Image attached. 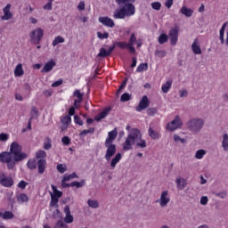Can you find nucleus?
Returning a JSON list of instances; mask_svg holds the SVG:
<instances>
[{"instance_id": "f257e3e1", "label": "nucleus", "mask_w": 228, "mask_h": 228, "mask_svg": "<svg viewBox=\"0 0 228 228\" xmlns=\"http://www.w3.org/2000/svg\"><path fill=\"white\" fill-rule=\"evenodd\" d=\"M28 158V154L22 152V146L17 142L11 144L10 151L0 153V163H6L9 170L15 168V164Z\"/></svg>"}, {"instance_id": "f03ea898", "label": "nucleus", "mask_w": 228, "mask_h": 228, "mask_svg": "<svg viewBox=\"0 0 228 228\" xmlns=\"http://www.w3.org/2000/svg\"><path fill=\"white\" fill-rule=\"evenodd\" d=\"M126 129L128 131V134L122 144L123 151H132L134 145H136L139 149L147 147V141L143 139V135H142V132L138 128L131 129V126L128 125Z\"/></svg>"}, {"instance_id": "7ed1b4c3", "label": "nucleus", "mask_w": 228, "mask_h": 228, "mask_svg": "<svg viewBox=\"0 0 228 228\" xmlns=\"http://www.w3.org/2000/svg\"><path fill=\"white\" fill-rule=\"evenodd\" d=\"M116 3L120 6V8L114 12V19L133 17V15L136 13V7H134L136 0H116Z\"/></svg>"}, {"instance_id": "20e7f679", "label": "nucleus", "mask_w": 228, "mask_h": 228, "mask_svg": "<svg viewBox=\"0 0 228 228\" xmlns=\"http://www.w3.org/2000/svg\"><path fill=\"white\" fill-rule=\"evenodd\" d=\"M186 126L191 133H200L202 127H204V119L200 118H192L188 120Z\"/></svg>"}, {"instance_id": "39448f33", "label": "nucleus", "mask_w": 228, "mask_h": 228, "mask_svg": "<svg viewBox=\"0 0 228 228\" xmlns=\"http://www.w3.org/2000/svg\"><path fill=\"white\" fill-rule=\"evenodd\" d=\"M181 127H183V119H181V117L175 116L171 122L167 123L166 129L170 133H174V131H177Z\"/></svg>"}, {"instance_id": "423d86ee", "label": "nucleus", "mask_w": 228, "mask_h": 228, "mask_svg": "<svg viewBox=\"0 0 228 228\" xmlns=\"http://www.w3.org/2000/svg\"><path fill=\"white\" fill-rule=\"evenodd\" d=\"M155 202L160 208H167L170 204V193L168 191H162L159 199L156 200Z\"/></svg>"}, {"instance_id": "0eeeda50", "label": "nucleus", "mask_w": 228, "mask_h": 228, "mask_svg": "<svg viewBox=\"0 0 228 228\" xmlns=\"http://www.w3.org/2000/svg\"><path fill=\"white\" fill-rule=\"evenodd\" d=\"M105 147L107 150L104 158L106 161H111V159L117 154V145L105 142Z\"/></svg>"}, {"instance_id": "6e6552de", "label": "nucleus", "mask_w": 228, "mask_h": 228, "mask_svg": "<svg viewBox=\"0 0 228 228\" xmlns=\"http://www.w3.org/2000/svg\"><path fill=\"white\" fill-rule=\"evenodd\" d=\"M44 38V29L37 28L30 33V40L34 44H40V40Z\"/></svg>"}, {"instance_id": "1a4fd4ad", "label": "nucleus", "mask_w": 228, "mask_h": 228, "mask_svg": "<svg viewBox=\"0 0 228 228\" xmlns=\"http://www.w3.org/2000/svg\"><path fill=\"white\" fill-rule=\"evenodd\" d=\"M0 184L4 188H12V186H13V178L2 174L0 175Z\"/></svg>"}, {"instance_id": "9d476101", "label": "nucleus", "mask_w": 228, "mask_h": 228, "mask_svg": "<svg viewBox=\"0 0 228 228\" xmlns=\"http://www.w3.org/2000/svg\"><path fill=\"white\" fill-rule=\"evenodd\" d=\"M12 4H7L3 9L4 15L1 16L2 20H12L13 19V13H12Z\"/></svg>"}, {"instance_id": "9b49d317", "label": "nucleus", "mask_w": 228, "mask_h": 228, "mask_svg": "<svg viewBox=\"0 0 228 228\" xmlns=\"http://www.w3.org/2000/svg\"><path fill=\"white\" fill-rule=\"evenodd\" d=\"M149 106H151V102L149 101L147 95H144L140 101L139 105L135 107V110L140 113L143 111V110H147Z\"/></svg>"}, {"instance_id": "f8f14e48", "label": "nucleus", "mask_w": 228, "mask_h": 228, "mask_svg": "<svg viewBox=\"0 0 228 228\" xmlns=\"http://www.w3.org/2000/svg\"><path fill=\"white\" fill-rule=\"evenodd\" d=\"M169 38L171 45H175L179 38V28L177 27L173 28L169 31Z\"/></svg>"}, {"instance_id": "ddd939ff", "label": "nucleus", "mask_w": 228, "mask_h": 228, "mask_svg": "<svg viewBox=\"0 0 228 228\" xmlns=\"http://www.w3.org/2000/svg\"><path fill=\"white\" fill-rule=\"evenodd\" d=\"M99 22L107 28H115V21L108 16H102L98 19Z\"/></svg>"}, {"instance_id": "4468645a", "label": "nucleus", "mask_w": 228, "mask_h": 228, "mask_svg": "<svg viewBox=\"0 0 228 228\" xmlns=\"http://www.w3.org/2000/svg\"><path fill=\"white\" fill-rule=\"evenodd\" d=\"M64 211V224H72L74 222V216H72V213L70 212V207L66 206L63 209Z\"/></svg>"}, {"instance_id": "2eb2a0df", "label": "nucleus", "mask_w": 228, "mask_h": 228, "mask_svg": "<svg viewBox=\"0 0 228 228\" xmlns=\"http://www.w3.org/2000/svg\"><path fill=\"white\" fill-rule=\"evenodd\" d=\"M136 42H137L136 35L131 34V37L129 38L127 45H128L129 53H131L132 54H134L136 53V49H134V44H136Z\"/></svg>"}, {"instance_id": "dca6fc26", "label": "nucleus", "mask_w": 228, "mask_h": 228, "mask_svg": "<svg viewBox=\"0 0 228 228\" xmlns=\"http://www.w3.org/2000/svg\"><path fill=\"white\" fill-rule=\"evenodd\" d=\"M115 50V45L110 46L108 50L106 48H101L98 53V58H108L111 53Z\"/></svg>"}, {"instance_id": "f3484780", "label": "nucleus", "mask_w": 228, "mask_h": 228, "mask_svg": "<svg viewBox=\"0 0 228 228\" xmlns=\"http://www.w3.org/2000/svg\"><path fill=\"white\" fill-rule=\"evenodd\" d=\"M118 136V131L114 128L112 131L108 133V137L105 140V143H113V141Z\"/></svg>"}, {"instance_id": "a211bd4d", "label": "nucleus", "mask_w": 228, "mask_h": 228, "mask_svg": "<svg viewBox=\"0 0 228 228\" xmlns=\"http://www.w3.org/2000/svg\"><path fill=\"white\" fill-rule=\"evenodd\" d=\"M61 122L62 124L61 131H66V129L69 128L70 122H72V118H70L69 115L64 116L61 118Z\"/></svg>"}, {"instance_id": "6ab92c4d", "label": "nucleus", "mask_w": 228, "mask_h": 228, "mask_svg": "<svg viewBox=\"0 0 228 228\" xmlns=\"http://www.w3.org/2000/svg\"><path fill=\"white\" fill-rule=\"evenodd\" d=\"M54 67H56V61H54L53 60H51L45 64L41 72H45V73L51 72V70H53Z\"/></svg>"}, {"instance_id": "aec40b11", "label": "nucleus", "mask_w": 228, "mask_h": 228, "mask_svg": "<svg viewBox=\"0 0 228 228\" xmlns=\"http://www.w3.org/2000/svg\"><path fill=\"white\" fill-rule=\"evenodd\" d=\"M111 111V108H105L101 113L95 116L94 120L96 122H101L102 118H106L108 117V114Z\"/></svg>"}, {"instance_id": "412c9836", "label": "nucleus", "mask_w": 228, "mask_h": 228, "mask_svg": "<svg viewBox=\"0 0 228 228\" xmlns=\"http://www.w3.org/2000/svg\"><path fill=\"white\" fill-rule=\"evenodd\" d=\"M122 159V153H117L113 159L110 160V168L111 170H114V168L120 163V160Z\"/></svg>"}, {"instance_id": "4be33fe9", "label": "nucleus", "mask_w": 228, "mask_h": 228, "mask_svg": "<svg viewBox=\"0 0 228 228\" xmlns=\"http://www.w3.org/2000/svg\"><path fill=\"white\" fill-rule=\"evenodd\" d=\"M225 28H228V21L224 22L219 30V40L222 45L225 44Z\"/></svg>"}, {"instance_id": "5701e85b", "label": "nucleus", "mask_w": 228, "mask_h": 228, "mask_svg": "<svg viewBox=\"0 0 228 228\" xmlns=\"http://www.w3.org/2000/svg\"><path fill=\"white\" fill-rule=\"evenodd\" d=\"M176 188L178 190H184L188 186V182L183 177H178L175 179Z\"/></svg>"}, {"instance_id": "b1692460", "label": "nucleus", "mask_w": 228, "mask_h": 228, "mask_svg": "<svg viewBox=\"0 0 228 228\" xmlns=\"http://www.w3.org/2000/svg\"><path fill=\"white\" fill-rule=\"evenodd\" d=\"M73 95L77 98V100L74 101L75 108H79V104H81L83 101V94L79 90H75Z\"/></svg>"}, {"instance_id": "393cba45", "label": "nucleus", "mask_w": 228, "mask_h": 228, "mask_svg": "<svg viewBox=\"0 0 228 228\" xmlns=\"http://www.w3.org/2000/svg\"><path fill=\"white\" fill-rule=\"evenodd\" d=\"M191 50L194 54H202V50L200 49V44H199V39H195L191 45Z\"/></svg>"}, {"instance_id": "a878e982", "label": "nucleus", "mask_w": 228, "mask_h": 228, "mask_svg": "<svg viewBox=\"0 0 228 228\" xmlns=\"http://www.w3.org/2000/svg\"><path fill=\"white\" fill-rule=\"evenodd\" d=\"M180 13L184 15V17L190 18L193 15V9L186 7V5L182 6L180 9Z\"/></svg>"}, {"instance_id": "bb28decb", "label": "nucleus", "mask_w": 228, "mask_h": 228, "mask_svg": "<svg viewBox=\"0 0 228 228\" xmlns=\"http://www.w3.org/2000/svg\"><path fill=\"white\" fill-rule=\"evenodd\" d=\"M221 147L224 152H228V134H224L221 141Z\"/></svg>"}, {"instance_id": "cd10ccee", "label": "nucleus", "mask_w": 228, "mask_h": 228, "mask_svg": "<svg viewBox=\"0 0 228 228\" xmlns=\"http://www.w3.org/2000/svg\"><path fill=\"white\" fill-rule=\"evenodd\" d=\"M45 165H47L45 159H41L37 161L38 174H44V172H45Z\"/></svg>"}, {"instance_id": "c85d7f7f", "label": "nucleus", "mask_w": 228, "mask_h": 228, "mask_svg": "<svg viewBox=\"0 0 228 228\" xmlns=\"http://www.w3.org/2000/svg\"><path fill=\"white\" fill-rule=\"evenodd\" d=\"M14 76L15 77H22L24 76V69L22 68V64H18L14 69Z\"/></svg>"}, {"instance_id": "c756f323", "label": "nucleus", "mask_w": 228, "mask_h": 228, "mask_svg": "<svg viewBox=\"0 0 228 228\" xmlns=\"http://www.w3.org/2000/svg\"><path fill=\"white\" fill-rule=\"evenodd\" d=\"M148 134L152 140H158L159 138H161V134L156 132L154 129H152V127L149 128Z\"/></svg>"}, {"instance_id": "7c9ffc66", "label": "nucleus", "mask_w": 228, "mask_h": 228, "mask_svg": "<svg viewBox=\"0 0 228 228\" xmlns=\"http://www.w3.org/2000/svg\"><path fill=\"white\" fill-rule=\"evenodd\" d=\"M13 216V213L11 211L0 212V218H3V220H12Z\"/></svg>"}, {"instance_id": "2f4dec72", "label": "nucleus", "mask_w": 228, "mask_h": 228, "mask_svg": "<svg viewBox=\"0 0 228 228\" xmlns=\"http://www.w3.org/2000/svg\"><path fill=\"white\" fill-rule=\"evenodd\" d=\"M172 88V80H167L165 84L162 85L161 90L163 94H168V91Z\"/></svg>"}, {"instance_id": "473e14b6", "label": "nucleus", "mask_w": 228, "mask_h": 228, "mask_svg": "<svg viewBox=\"0 0 228 228\" xmlns=\"http://www.w3.org/2000/svg\"><path fill=\"white\" fill-rule=\"evenodd\" d=\"M206 154H208V151H206V150L200 149L196 151L194 158L196 159H203Z\"/></svg>"}, {"instance_id": "72a5a7b5", "label": "nucleus", "mask_w": 228, "mask_h": 228, "mask_svg": "<svg viewBox=\"0 0 228 228\" xmlns=\"http://www.w3.org/2000/svg\"><path fill=\"white\" fill-rule=\"evenodd\" d=\"M17 200L20 204H24V202H28L29 198L28 197V194L21 193L18 196Z\"/></svg>"}, {"instance_id": "f704fd0d", "label": "nucleus", "mask_w": 228, "mask_h": 228, "mask_svg": "<svg viewBox=\"0 0 228 228\" xmlns=\"http://www.w3.org/2000/svg\"><path fill=\"white\" fill-rule=\"evenodd\" d=\"M65 42V38H63V37H61V36H57L54 39H53V43H52V45L53 46V47H56V45H58V44H63Z\"/></svg>"}, {"instance_id": "c9c22d12", "label": "nucleus", "mask_w": 228, "mask_h": 228, "mask_svg": "<svg viewBox=\"0 0 228 228\" xmlns=\"http://www.w3.org/2000/svg\"><path fill=\"white\" fill-rule=\"evenodd\" d=\"M87 206L93 209H97L99 208V201L97 200H88Z\"/></svg>"}, {"instance_id": "e433bc0d", "label": "nucleus", "mask_w": 228, "mask_h": 228, "mask_svg": "<svg viewBox=\"0 0 228 228\" xmlns=\"http://www.w3.org/2000/svg\"><path fill=\"white\" fill-rule=\"evenodd\" d=\"M114 45L115 47H119V49H129V45H127V43L123 41L116 42Z\"/></svg>"}, {"instance_id": "4c0bfd02", "label": "nucleus", "mask_w": 228, "mask_h": 228, "mask_svg": "<svg viewBox=\"0 0 228 228\" xmlns=\"http://www.w3.org/2000/svg\"><path fill=\"white\" fill-rule=\"evenodd\" d=\"M173 140H174L175 143H186V139L181 138V136H179L175 134L173 135Z\"/></svg>"}, {"instance_id": "58836bf2", "label": "nucleus", "mask_w": 228, "mask_h": 228, "mask_svg": "<svg viewBox=\"0 0 228 228\" xmlns=\"http://www.w3.org/2000/svg\"><path fill=\"white\" fill-rule=\"evenodd\" d=\"M56 168H57V172H60V174H65V172L67 171V165L58 164Z\"/></svg>"}, {"instance_id": "ea45409f", "label": "nucleus", "mask_w": 228, "mask_h": 228, "mask_svg": "<svg viewBox=\"0 0 228 228\" xmlns=\"http://www.w3.org/2000/svg\"><path fill=\"white\" fill-rule=\"evenodd\" d=\"M52 190L53 191V197H56L57 199H60L61 195L63 194L61 191H58V188L55 185H52Z\"/></svg>"}, {"instance_id": "a19ab883", "label": "nucleus", "mask_w": 228, "mask_h": 228, "mask_svg": "<svg viewBox=\"0 0 228 228\" xmlns=\"http://www.w3.org/2000/svg\"><path fill=\"white\" fill-rule=\"evenodd\" d=\"M149 69V65L147 63H141L136 69V72H145Z\"/></svg>"}, {"instance_id": "79ce46f5", "label": "nucleus", "mask_w": 228, "mask_h": 228, "mask_svg": "<svg viewBox=\"0 0 228 228\" xmlns=\"http://www.w3.org/2000/svg\"><path fill=\"white\" fill-rule=\"evenodd\" d=\"M36 158L37 159H40L42 158H47V153L45 152V151L40 150V151H37Z\"/></svg>"}, {"instance_id": "37998d69", "label": "nucleus", "mask_w": 228, "mask_h": 228, "mask_svg": "<svg viewBox=\"0 0 228 228\" xmlns=\"http://www.w3.org/2000/svg\"><path fill=\"white\" fill-rule=\"evenodd\" d=\"M54 228H69V225H67V224L64 223L63 220H59L54 224Z\"/></svg>"}, {"instance_id": "c03bdc74", "label": "nucleus", "mask_w": 228, "mask_h": 228, "mask_svg": "<svg viewBox=\"0 0 228 228\" xmlns=\"http://www.w3.org/2000/svg\"><path fill=\"white\" fill-rule=\"evenodd\" d=\"M166 42H168V36L167 34H161L159 37V44H166Z\"/></svg>"}, {"instance_id": "a18cd8bd", "label": "nucleus", "mask_w": 228, "mask_h": 228, "mask_svg": "<svg viewBox=\"0 0 228 228\" xmlns=\"http://www.w3.org/2000/svg\"><path fill=\"white\" fill-rule=\"evenodd\" d=\"M53 147V144L51 143V139L47 137L44 142V149L45 151H49Z\"/></svg>"}, {"instance_id": "49530a36", "label": "nucleus", "mask_w": 228, "mask_h": 228, "mask_svg": "<svg viewBox=\"0 0 228 228\" xmlns=\"http://www.w3.org/2000/svg\"><path fill=\"white\" fill-rule=\"evenodd\" d=\"M70 186L71 187L76 186V188H83V186H85V180H82L81 182H77V181L72 182L70 183Z\"/></svg>"}, {"instance_id": "de8ad7c7", "label": "nucleus", "mask_w": 228, "mask_h": 228, "mask_svg": "<svg viewBox=\"0 0 228 228\" xmlns=\"http://www.w3.org/2000/svg\"><path fill=\"white\" fill-rule=\"evenodd\" d=\"M94 133H95V128L91 127V128H89V129L83 130V131L80 133V136H85V134H94Z\"/></svg>"}, {"instance_id": "09e8293b", "label": "nucleus", "mask_w": 228, "mask_h": 228, "mask_svg": "<svg viewBox=\"0 0 228 228\" xmlns=\"http://www.w3.org/2000/svg\"><path fill=\"white\" fill-rule=\"evenodd\" d=\"M121 102H127V101H131V94L128 93H125L121 95L120 98Z\"/></svg>"}, {"instance_id": "8fccbe9b", "label": "nucleus", "mask_w": 228, "mask_h": 228, "mask_svg": "<svg viewBox=\"0 0 228 228\" xmlns=\"http://www.w3.org/2000/svg\"><path fill=\"white\" fill-rule=\"evenodd\" d=\"M155 56L158 58H165V56H167V52L165 50H157L155 51Z\"/></svg>"}, {"instance_id": "3c124183", "label": "nucleus", "mask_w": 228, "mask_h": 228, "mask_svg": "<svg viewBox=\"0 0 228 228\" xmlns=\"http://www.w3.org/2000/svg\"><path fill=\"white\" fill-rule=\"evenodd\" d=\"M30 115V118H37V117H38V109L37 107H32Z\"/></svg>"}, {"instance_id": "603ef678", "label": "nucleus", "mask_w": 228, "mask_h": 228, "mask_svg": "<svg viewBox=\"0 0 228 228\" xmlns=\"http://www.w3.org/2000/svg\"><path fill=\"white\" fill-rule=\"evenodd\" d=\"M97 37L100 40H104L110 37V34L108 32H97Z\"/></svg>"}, {"instance_id": "864d4df0", "label": "nucleus", "mask_w": 228, "mask_h": 228, "mask_svg": "<svg viewBox=\"0 0 228 228\" xmlns=\"http://www.w3.org/2000/svg\"><path fill=\"white\" fill-rule=\"evenodd\" d=\"M214 195H216V197H218L219 199H225L227 197V191H222L219 192H215Z\"/></svg>"}, {"instance_id": "5fc2aeb1", "label": "nucleus", "mask_w": 228, "mask_h": 228, "mask_svg": "<svg viewBox=\"0 0 228 228\" xmlns=\"http://www.w3.org/2000/svg\"><path fill=\"white\" fill-rule=\"evenodd\" d=\"M28 168H30V170H35V168H37V161L36 160H28L27 163Z\"/></svg>"}, {"instance_id": "6e6d98bb", "label": "nucleus", "mask_w": 228, "mask_h": 228, "mask_svg": "<svg viewBox=\"0 0 228 228\" xmlns=\"http://www.w3.org/2000/svg\"><path fill=\"white\" fill-rule=\"evenodd\" d=\"M78 12H85L86 5L85 4V1H80L77 6Z\"/></svg>"}, {"instance_id": "4d7b16f0", "label": "nucleus", "mask_w": 228, "mask_h": 228, "mask_svg": "<svg viewBox=\"0 0 228 228\" xmlns=\"http://www.w3.org/2000/svg\"><path fill=\"white\" fill-rule=\"evenodd\" d=\"M10 139V134L2 133L0 134V142H8Z\"/></svg>"}, {"instance_id": "13d9d810", "label": "nucleus", "mask_w": 228, "mask_h": 228, "mask_svg": "<svg viewBox=\"0 0 228 228\" xmlns=\"http://www.w3.org/2000/svg\"><path fill=\"white\" fill-rule=\"evenodd\" d=\"M156 113H158V110H156V108H149L147 110V114L150 117H154V115H156Z\"/></svg>"}, {"instance_id": "bf43d9fd", "label": "nucleus", "mask_w": 228, "mask_h": 228, "mask_svg": "<svg viewBox=\"0 0 228 228\" xmlns=\"http://www.w3.org/2000/svg\"><path fill=\"white\" fill-rule=\"evenodd\" d=\"M50 206H52L53 208H54V206H58V198L54 197V195H52Z\"/></svg>"}, {"instance_id": "052dcab7", "label": "nucleus", "mask_w": 228, "mask_h": 228, "mask_svg": "<svg viewBox=\"0 0 228 228\" xmlns=\"http://www.w3.org/2000/svg\"><path fill=\"white\" fill-rule=\"evenodd\" d=\"M200 202L201 206H207L208 202H209V199H208V196H202Z\"/></svg>"}, {"instance_id": "680f3d73", "label": "nucleus", "mask_w": 228, "mask_h": 228, "mask_svg": "<svg viewBox=\"0 0 228 228\" xmlns=\"http://www.w3.org/2000/svg\"><path fill=\"white\" fill-rule=\"evenodd\" d=\"M63 85V79H59L52 84L53 88H57V86H61Z\"/></svg>"}, {"instance_id": "e2e57ef3", "label": "nucleus", "mask_w": 228, "mask_h": 228, "mask_svg": "<svg viewBox=\"0 0 228 228\" xmlns=\"http://www.w3.org/2000/svg\"><path fill=\"white\" fill-rule=\"evenodd\" d=\"M28 185V183L24 180H21L19 183H18V188H20V190H26V186Z\"/></svg>"}, {"instance_id": "0e129e2a", "label": "nucleus", "mask_w": 228, "mask_h": 228, "mask_svg": "<svg viewBox=\"0 0 228 228\" xmlns=\"http://www.w3.org/2000/svg\"><path fill=\"white\" fill-rule=\"evenodd\" d=\"M153 10H161V4L159 2H154L151 4Z\"/></svg>"}, {"instance_id": "69168bd1", "label": "nucleus", "mask_w": 228, "mask_h": 228, "mask_svg": "<svg viewBox=\"0 0 228 228\" xmlns=\"http://www.w3.org/2000/svg\"><path fill=\"white\" fill-rule=\"evenodd\" d=\"M63 145H70V138L69 136H64L61 138Z\"/></svg>"}, {"instance_id": "338daca9", "label": "nucleus", "mask_w": 228, "mask_h": 228, "mask_svg": "<svg viewBox=\"0 0 228 228\" xmlns=\"http://www.w3.org/2000/svg\"><path fill=\"white\" fill-rule=\"evenodd\" d=\"M44 10H48V11H51L53 10V3L52 2H49L44 5Z\"/></svg>"}, {"instance_id": "774afa93", "label": "nucleus", "mask_w": 228, "mask_h": 228, "mask_svg": "<svg viewBox=\"0 0 228 228\" xmlns=\"http://www.w3.org/2000/svg\"><path fill=\"white\" fill-rule=\"evenodd\" d=\"M74 121L78 124V126H83V120H81V118L78 116L74 117Z\"/></svg>"}]
</instances>
